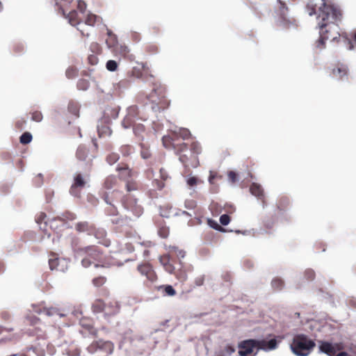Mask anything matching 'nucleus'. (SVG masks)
Segmentation results:
<instances>
[{
  "label": "nucleus",
  "mask_w": 356,
  "mask_h": 356,
  "mask_svg": "<svg viewBox=\"0 0 356 356\" xmlns=\"http://www.w3.org/2000/svg\"><path fill=\"white\" fill-rule=\"evenodd\" d=\"M323 3L318 8L317 19L320 37L316 42V47H325V40H334L337 35L338 24L341 22L343 13L340 7L334 3H329L327 0H322Z\"/></svg>",
  "instance_id": "1"
},
{
  "label": "nucleus",
  "mask_w": 356,
  "mask_h": 356,
  "mask_svg": "<svg viewBox=\"0 0 356 356\" xmlns=\"http://www.w3.org/2000/svg\"><path fill=\"white\" fill-rule=\"evenodd\" d=\"M185 252L176 247H172L168 254L159 257V261L164 269L171 274H174L181 282L186 280L187 273L192 270L191 265H186L181 259L185 257Z\"/></svg>",
  "instance_id": "2"
},
{
  "label": "nucleus",
  "mask_w": 356,
  "mask_h": 356,
  "mask_svg": "<svg viewBox=\"0 0 356 356\" xmlns=\"http://www.w3.org/2000/svg\"><path fill=\"white\" fill-rule=\"evenodd\" d=\"M75 256L81 259L83 267L109 268L115 266L114 261L104 257V252L97 245H91L82 248H74Z\"/></svg>",
  "instance_id": "3"
},
{
  "label": "nucleus",
  "mask_w": 356,
  "mask_h": 356,
  "mask_svg": "<svg viewBox=\"0 0 356 356\" xmlns=\"http://www.w3.org/2000/svg\"><path fill=\"white\" fill-rule=\"evenodd\" d=\"M175 151L185 167L196 168L200 165L198 156L202 153V147L198 142L194 141L189 146L185 143H180L175 147Z\"/></svg>",
  "instance_id": "4"
},
{
  "label": "nucleus",
  "mask_w": 356,
  "mask_h": 356,
  "mask_svg": "<svg viewBox=\"0 0 356 356\" xmlns=\"http://www.w3.org/2000/svg\"><path fill=\"white\" fill-rule=\"evenodd\" d=\"M277 341L275 339L267 341L266 339H249L239 343V356H255L259 350L269 351L277 348Z\"/></svg>",
  "instance_id": "5"
},
{
  "label": "nucleus",
  "mask_w": 356,
  "mask_h": 356,
  "mask_svg": "<svg viewBox=\"0 0 356 356\" xmlns=\"http://www.w3.org/2000/svg\"><path fill=\"white\" fill-rule=\"evenodd\" d=\"M125 188L128 193L121 197V203L123 207L131 211L135 216H140L143 213V208L138 204V200L130 194L131 192L139 189L138 182L133 179L128 180L126 182Z\"/></svg>",
  "instance_id": "6"
},
{
  "label": "nucleus",
  "mask_w": 356,
  "mask_h": 356,
  "mask_svg": "<svg viewBox=\"0 0 356 356\" xmlns=\"http://www.w3.org/2000/svg\"><path fill=\"white\" fill-rule=\"evenodd\" d=\"M166 88L161 83H154L152 92L148 95L147 99L152 104V109L154 112H161L167 109L170 101L166 97Z\"/></svg>",
  "instance_id": "7"
},
{
  "label": "nucleus",
  "mask_w": 356,
  "mask_h": 356,
  "mask_svg": "<svg viewBox=\"0 0 356 356\" xmlns=\"http://www.w3.org/2000/svg\"><path fill=\"white\" fill-rule=\"evenodd\" d=\"M138 272L146 277L144 284L147 288H153L154 289H174L170 284L162 283L159 279L153 266L149 263H143L137 267Z\"/></svg>",
  "instance_id": "8"
},
{
  "label": "nucleus",
  "mask_w": 356,
  "mask_h": 356,
  "mask_svg": "<svg viewBox=\"0 0 356 356\" xmlns=\"http://www.w3.org/2000/svg\"><path fill=\"white\" fill-rule=\"evenodd\" d=\"M315 347V343L304 334H297L291 344L292 352L297 356H307Z\"/></svg>",
  "instance_id": "9"
},
{
  "label": "nucleus",
  "mask_w": 356,
  "mask_h": 356,
  "mask_svg": "<svg viewBox=\"0 0 356 356\" xmlns=\"http://www.w3.org/2000/svg\"><path fill=\"white\" fill-rule=\"evenodd\" d=\"M90 179V175H82L77 172L74 175L73 183L70 188V193L74 197H79L81 196V190L86 187Z\"/></svg>",
  "instance_id": "10"
},
{
  "label": "nucleus",
  "mask_w": 356,
  "mask_h": 356,
  "mask_svg": "<svg viewBox=\"0 0 356 356\" xmlns=\"http://www.w3.org/2000/svg\"><path fill=\"white\" fill-rule=\"evenodd\" d=\"M92 308L95 312H103L105 316L115 314L119 311V307L117 302L106 303L100 300L95 302Z\"/></svg>",
  "instance_id": "11"
},
{
  "label": "nucleus",
  "mask_w": 356,
  "mask_h": 356,
  "mask_svg": "<svg viewBox=\"0 0 356 356\" xmlns=\"http://www.w3.org/2000/svg\"><path fill=\"white\" fill-rule=\"evenodd\" d=\"M88 350L90 353H95L99 351L109 355L113 350V344L111 341H96L88 347Z\"/></svg>",
  "instance_id": "12"
},
{
  "label": "nucleus",
  "mask_w": 356,
  "mask_h": 356,
  "mask_svg": "<svg viewBox=\"0 0 356 356\" xmlns=\"http://www.w3.org/2000/svg\"><path fill=\"white\" fill-rule=\"evenodd\" d=\"M348 72V67L343 64H338L327 71L330 77L337 80H343L344 78H347Z\"/></svg>",
  "instance_id": "13"
},
{
  "label": "nucleus",
  "mask_w": 356,
  "mask_h": 356,
  "mask_svg": "<svg viewBox=\"0 0 356 356\" xmlns=\"http://www.w3.org/2000/svg\"><path fill=\"white\" fill-rule=\"evenodd\" d=\"M121 195V191L118 190H113L111 193V197L107 193H104L102 198L104 201L111 205L109 210H108V213L109 215H117L118 210L112 204V202L115 200H117Z\"/></svg>",
  "instance_id": "14"
},
{
  "label": "nucleus",
  "mask_w": 356,
  "mask_h": 356,
  "mask_svg": "<svg viewBox=\"0 0 356 356\" xmlns=\"http://www.w3.org/2000/svg\"><path fill=\"white\" fill-rule=\"evenodd\" d=\"M93 235L97 240L98 243L105 247H109L111 245L110 239L106 237V232L105 229L102 228H97L95 227L94 231L92 232Z\"/></svg>",
  "instance_id": "15"
},
{
  "label": "nucleus",
  "mask_w": 356,
  "mask_h": 356,
  "mask_svg": "<svg viewBox=\"0 0 356 356\" xmlns=\"http://www.w3.org/2000/svg\"><path fill=\"white\" fill-rule=\"evenodd\" d=\"M95 225L88 221H80L74 225L75 230L79 233H86L91 235L94 231Z\"/></svg>",
  "instance_id": "16"
},
{
  "label": "nucleus",
  "mask_w": 356,
  "mask_h": 356,
  "mask_svg": "<svg viewBox=\"0 0 356 356\" xmlns=\"http://www.w3.org/2000/svg\"><path fill=\"white\" fill-rule=\"evenodd\" d=\"M116 171L119 172V176L122 179L131 178L134 175L133 170L127 163H120L116 168Z\"/></svg>",
  "instance_id": "17"
},
{
  "label": "nucleus",
  "mask_w": 356,
  "mask_h": 356,
  "mask_svg": "<svg viewBox=\"0 0 356 356\" xmlns=\"http://www.w3.org/2000/svg\"><path fill=\"white\" fill-rule=\"evenodd\" d=\"M33 311L38 314H43L48 316H52L54 315H58L59 317L64 316L63 314L60 313L58 309L54 308V307H50V308L43 307L42 309H41V308L34 306Z\"/></svg>",
  "instance_id": "18"
},
{
  "label": "nucleus",
  "mask_w": 356,
  "mask_h": 356,
  "mask_svg": "<svg viewBox=\"0 0 356 356\" xmlns=\"http://www.w3.org/2000/svg\"><path fill=\"white\" fill-rule=\"evenodd\" d=\"M49 259V265L51 270H56L63 271L64 268L63 266H60L61 262H65L64 259H59L56 254H51Z\"/></svg>",
  "instance_id": "19"
},
{
  "label": "nucleus",
  "mask_w": 356,
  "mask_h": 356,
  "mask_svg": "<svg viewBox=\"0 0 356 356\" xmlns=\"http://www.w3.org/2000/svg\"><path fill=\"white\" fill-rule=\"evenodd\" d=\"M118 186V178L113 175L107 176L103 183V188L111 190Z\"/></svg>",
  "instance_id": "20"
},
{
  "label": "nucleus",
  "mask_w": 356,
  "mask_h": 356,
  "mask_svg": "<svg viewBox=\"0 0 356 356\" xmlns=\"http://www.w3.org/2000/svg\"><path fill=\"white\" fill-rule=\"evenodd\" d=\"M106 44L111 50L119 44L117 35L108 29H107V38L106 39Z\"/></svg>",
  "instance_id": "21"
},
{
  "label": "nucleus",
  "mask_w": 356,
  "mask_h": 356,
  "mask_svg": "<svg viewBox=\"0 0 356 356\" xmlns=\"http://www.w3.org/2000/svg\"><path fill=\"white\" fill-rule=\"evenodd\" d=\"M133 131L139 140L143 141L144 140L146 129L145 127L143 124L134 123L133 125Z\"/></svg>",
  "instance_id": "22"
},
{
  "label": "nucleus",
  "mask_w": 356,
  "mask_h": 356,
  "mask_svg": "<svg viewBox=\"0 0 356 356\" xmlns=\"http://www.w3.org/2000/svg\"><path fill=\"white\" fill-rule=\"evenodd\" d=\"M250 191L253 195L257 197L259 199L262 200V202L264 204L265 202L264 200V190L259 184L257 183H252L250 187Z\"/></svg>",
  "instance_id": "23"
},
{
  "label": "nucleus",
  "mask_w": 356,
  "mask_h": 356,
  "mask_svg": "<svg viewBox=\"0 0 356 356\" xmlns=\"http://www.w3.org/2000/svg\"><path fill=\"white\" fill-rule=\"evenodd\" d=\"M111 51H113V53L115 54V55H119L123 58H126L127 56H128L129 53V49L128 48L127 46L120 44H118L117 47H115Z\"/></svg>",
  "instance_id": "24"
},
{
  "label": "nucleus",
  "mask_w": 356,
  "mask_h": 356,
  "mask_svg": "<svg viewBox=\"0 0 356 356\" xmlns=\"http://www.w3.org/2000/svg\"><path fill=\"white\" fill-rule=\"evenodd\" d=\"M173 136L176 138H181L183 140L188 139L191 134L188 129L186 128H180L177 131H172Z\"/></svg>",
  "instance_id": "25"
},
{
  "label": "nucleus",
  "mask_w": 356,
  "mask_h": 356,
  "mask_svg": "<svg viewBox=\"0 0 356 356\" xmlns=\"http://www.w3.org/2000/svg\"><path fill=\"white\" fill-rule=\"evenodd\" d=\"M88 154V149L84 145H79L76 152V157L81 161H86Z\"/></svg>",
  "instance_id": "26"
},
{
  "label": "nucleus",
  "mask_w": 356,
  "mask_h": 356,
  "mask_svg": "<svg viewBox=\"0 0 356 356\" xmlns=\"http://www.w3.org/2000/svg\"><path fill=\"white\" fill-rule=\"evenodd\" d=\"M175 140L176 138L173 136L172 134L171 136H164L162 138L163 145L166 148L172 147L175 149V147L179 145L175 143Z\"/></svg>",
  "instance_id": "27"
},
{
  "label": "nucleus",
  "mask_w": 356,
  "mask_h": 356,
  "mask_svg": "<svg viewBox=\"0 0 356 356\" xmlns=\"http://www.w3.org/2000/svg\"><path fill=\"white\" fill-rule=\"evenodd\" d=\"M107 282V278L105 276L99 275L92 280V284L95 288H100L104 286Z\"/></svg>",
  "instance_id": "28"
},
{
  "label": "nucleus",
  "mask_w": 356,
  "mask_h": 356,
  "mask_svg": "<svg viewBox=\"0 0 356 356\" xmlns=\"http://www.w3.org/2000/svg\"><path fill=\"white\" fill-rule=\"evenodd\" d=\"M67 18L69 20V22L72 26H76L80 24V19L79 17L78 13L76 10L70 11Z\"/></svg>",
  "instance_id": "29"
},
{
  "label": "nucleus",
  "mask_w": 356,
  "mask_h": 356,
  "mask_svg": "<svg viewBox=\"0 0 356 356\" xmlns=\"http://www.w3.org/2000/svg\"><path fill=\"white\" fill-rule=\"evenodd\" d=\"M140 156L144 159H150L152 154L150 151L149 146L143 143L140 144Z\"/></svg>",
  "instance_id": "30"
},
{
  "label": "nucleus",
  "mask_w": 356,
  "mask_h": 356,
  "mask_svg": "<svg viewBox=\"0 0 356 356\" xmlns=\"http://www.w3.org/2000/svg\"><path fill=\"white\" fill-rule=\"evenodd\" d=\"M73 0H56V5L63 15H65V8H67Z\"/></svg>",
  "instance_id": "31"
},
{
  "label": "nucleus",
  "mask_w": 356,
  "mask_h": 356,
  "mask_svg": "<svg viewBox=\"0 0 356 356\" xmlns=\"http://www.w3.org/2000/svg\"><path fill=\"white\" fill-rule=\"evenodd\" d=\"M277 2L280 5L278 9L280 15L283 20H285L286 14L288 11V8L286 6V0H277Z\"/></svg>",
  "instance_id": "32"
},
{
  "label": "nucleus",
  "mask_w": 356,
  "mask_h": 356,
  "mask_svg": "<svg viewBox=\"0 0 356 356\" xmlns=\"http://www.w3.org/2000/svg\"><path fill=\"white\" fill-rule=\"evenodd\" d=\"M289 199L286 197H280L277 202V209L280 211H284L289 205Z\"/></svg>",
  "instance_id": "33"
},
{
  "label": "nucleus",
  "mask_w": 356,
  "mask_h": 356,
  "mask_svg": "<svg viewBox=\"0 0 356 356\" xmlns=\"http://www.w3.org/2000/svg\"><path fill=\"white\" fill-rule=\"evenodd\" d=\"M100 19L101 18L97 15L89 13L85 19V24L92 26L96 23H97Z\"/></svg>",
  "instance_id": "34"
},
{
  "label": "nucleus",
  "mask_w": 356,
  "mask_h": 356,
  "mask_svg": "<svg viewBox=\"0 0 356 356\" xmlns=\"http://www.w3.org/2000/svg\"><path fill=\"white\" fill-rule=\"evenodd\" d=\"M78 72L79 70L76 67L71 66L66 70L65 74L68 79H74L77 76Z\"/></svg>",
  "instance_id": "35"
},
{
  "label": "nucleus",
  "mask_w": 356,
  "mask_h": 356,
  "mask_svg": "<svg viewBox=\"0 0 356 356\" xmlns=\"http://www.w3.org/2000/svg\"><path fill=\"white\" fill-rule=\"evenodd\" d=\"M134 148L130 145H124L120 147V152L123 156H128L133 152Z\"/></svg>",
  "instance_id": "36"
},
{
  "label": "nucleus",
  "mask_w": 356,
  "mask_h": 356,
  "mask_svg": "<svg viewBox=\"0 0 356 356\" xmlns=\"http://www.w3.org/2000/svg\"><path fill=\"white\" fill-rule=\"evenodd\" d=\"M90 50L92 54H99L102 53V48L101 45L97 42H92L90 46Z\"/></svg>",
  "instance_id": "37"
},
{
  "label": "nucleus",
  "mask_w": 356,
  "mask_h": 356,
  "mask_svg": "<svg viewBox=\"0 0 356 356\" xmlns=\"http://www.w3.org/2000/svg\"><path fill=\"white\" fill-rule=\"evenodd\" d=\"M90 86V82L87 79H81L77 82V88L81 90H86Z\"/></svg>",
  "instance_id": "38"
},
{
  "label": "nucleus",
  "mask_w": 356,
  "mask_h": 356,
  "mask_svg": "<svg viewBox=\"0 0 356 356\" xmlns=\"http://www.w3.org/2000/svg\"><path fill=\"white\" fill-rule=\"evenodd\" d=\"M32 140V135L29 132H24L19 138V141L23 145H26Z\"/></svg>",
  "instance_id": "39"
},
{
  "label": "nucleus",
  "mask_w": 356,
  "mask_h": 356,
  "mask_svg": "<svg viewBox=\"0 0 356 356\" xmlns=\"http://www.w3.org/2000/svg\"><path fill=\"white\" fill-rule=\"evenodd\" d=\"M316 277V273L314 270L307 268L304 272V278L307 281H313Z\"/></svg>",
  "instance_id": "40"
},
{
  "label": "nucleus",
  "mask_w": 356,
  "mask_h": 356,
  "mask_svg": "<svg viewBox=\"0 0 356 356\" xmlns=\"http://www.w3.org/2000/svg\"><path fill=\"white\" fill-rule=\"evenodd\" d=\"M272 287L274 289H282L284 286V281L280 277H275L272 280Z\"/></svg>",
  "instance_id": "41"
},
{
  "label": "nucleus",
  "mask_w": 356,
  "mask_h": 356,
  "mask_svg": "<svg viewBox=\"0 0 356 356\" xmlns=\"http://www.w3.org/2000/svg\"><path fill=\"white\" fill-rule=\"evenodd\" d=\"M106 67L110 72H115L118 67V64L114 60H109L106 62Z\"/></svg>",
  "instance_id": "42"
},
{
  "label": "nucleus",
  "mask_w": 356,
  "mask_h": 356,
  "mask_svg": "<svg viewBox=\"0 0 356 356\" xmlns=\"http://www.w3.org/2000/svg\"><path fill=\"white\" fill-rule=\"evenodd\" d=\"M306 10L310 16L316 14V4L312 1H309L306 6Z\"/></svg>",
  "instance_id": "43"
},
{
  "label": "nucleus",
  "mask_w": 356,
  "mask_h": 356,
  "mask_svg": "<svg viewBox=\"0 0 356 356\" xmlns=\"http://www.w3.org/2000/svg\"><path fill=\"white\" fill-rule=\"evenodd\" d=\"M134 124L132 117L130 115L126 116L122 122V125L125 129L130 128L131 127H133Z\"/></svg>",
  "instance_id": "44"
},
{
  "label": "nucleus",
  "mask_w": 356,
  "mask_h": 356,
  "mask_svg": "<svg viewBox=\"0 0 356 356\" xmlns=\"http://www.w3.org/2000/svg\"><path fill=\"white\" fill-rule=\"evenodd\" d=\"M99 54H90L88 56V63L92 66L96 65L99 63L98 56Z\"/></svg>",
  "instance_id": "45"
},
{
  "label": "nucleus",
  "mask_w": 356,
  "mask_h": 356,
  "mask_svg": "<svg viewBox=\"0 0 356 356\" xmlns=\"http://www.w3.org/2000/svg\"><path fill=\"white\" fill-rule=\"evenodd\" d=\"M120 159L118 154L117 153H111L106 156V161L110 165H113L116 163Z\"/></svg>",
  "instance_id": "46"
},
{
  "label": "nucleus",
  "mask_w": 356,
  "mask_h": 356,
  "mask_svg": "<svg viewBox=\"0 0 356 356\" xmlns=\"http://www.w3.org/2000/svg\"><path fill=\"white\" fill-rule=\"evenodd\" d=\"M31 120L33 121L40 122L42 120L43 116L40 111H35L32 112L31 113Z\"/></svg>",
  "instance_id": "47"
},
{
  "label": "nucleus",
  "mask_w": 356,
  "mask_h": 356,
  "mask_svg": "<svg viewBox=\"0 0 356 356\" xmlns=\"http://www.w3.org/2000/svg\"><path fill=\"white\" fill-rule=\"evenodd\" d=\"M165 181L163 180L155 179L152 181L153 186L156 187L158 190H162L165 187Z\"/></svg>",
  "instance_id": "48"
},
{
  "label": "nucleus",
  "mask_w": 356,
  "mask_h": 356,
  "mask_svg": "<svg viewBox=\"0 0 356 356\" xmlns=\"http://www.w3.org/2000/svg\"><path fill=\"white\" fill-rule=\"evenodd\" d=\"M158 233L161 237L166 238L169 235V229L164 226L161 227L159 228Z\"/></svg>",
  "instance_id": "49"
},
{
  "label": "nucleus",
  "mask_w": 356,
  "mask_h": 356,
  "mask_svg": "<svg viewBox=\"0 0 356 356\" xmlns=\"http://www.w3.org/2000/svg\"><path fill=\"white\" fill-rule=\"evenodd\" d=\"M230 222V217L227 214H223L220 217V222L222 225H227Z\"/></svg>",
  "instance_id": "50"
},
{
  "label": "nucleus",
  "mask_w": 356,
  "mask_h": 356,
  "mask_svg": "<svg viewBox=\"0 0 356 356\" xmlns=\"http://www.w3.org/2000/svg\"><path fill=\"white\" fill-rule=\"evenodd\" d=\"M200 181L195 177H191L187 179V184L189 186H196Z\"/></svg>",
  "instance_id": "51"
},
{
  "label": "nucleus",
  "mask_w": 356,
  "mask_h": 356,
  "mask_svg": "<svg viewBox=\"0 0 356 356\" xmlns=\"http://www.w3.org/2000/svg\"><path fill=\"white\" fill-rule=\"evenodd\" d=\"M228 178H229V180L232 182V183H235L236 181V179H237V174L234 172V171H229L228 172Z\"/></svg>",
  "instance_id": "52"
},
{
  "label": "nucleus",
  "mask_w": 356,
  "mask_h": 356,
  "mask_svg": "<svg viewBox=\"0 0 356 356\" xmlns=\"http://www.w3.org/2000/svg\"><path fill=\"white\" fill-rule=\"evenodd\" d=\"M26 121L24 118H22L20 120H18L15 122V127L18 129H22L24 128V125L26 124Z\"/></svg>",
  "instance_id": "53"
},
{
  "label": "nucleus",
  "mask_w": 356,
  "mask_h": 356,
  "mask_svg": "<svg viewBox=\"0 0 356 356\" xmlns=\"http://www.w3.org/2000/svg\"><path fill=\"white\" fill-rule=\"evenodd\" d=\"M159 172L160 178L164 181L169 178L168 174L164 168H161Z\"/></svg>",
  "instance_id": "54"
},
{
  "label": "nucleus",
  "mask_w": 356,
  "mask_h": 356,
  "mask_svg": "<svg viewBox=\"0 0 356 356\" xmlns=\"http://www.w3.org/2000/svg\"><path fill=\"white\" fill-rule=\"evenodd\" d=\"M208 222L210 225V226L212 227L213 228L220 231L223 230V229L216 222L212 220H209Z\"/></svg>",
  "instance_id": "55"
},
{
  "label": "nucleus",
  "mask_w": 356,
  "mask_h": 356,
  "mask_svg": "<svg viewBox=\"0 0 356 356\" xmlns=\"http://www.w3.org/2000/svg\"><path fill=\"white\" fill-rule=\"evenodd\" d=\"M235 352V348L232 346H227L225 349V356H229Z\"/></svg>",
  "instance_id": "56"
},
{
  "label": "nucleus",
  "mask_w": 356,
  "mask_h": 356,
  "mask_svg": "<svg viewBox=\"0 0 356 356\" xmlns=\"http://www.w3.org/2000/svg\"><path fill=\"white\" fill-rule=\"evenodd\" d=\"M222 277L223 280L226 282H230L232 280V274L228 272L223 273Z\"/></svg>",
  "instance_id": "57"
},
{
  "label": "nucleus",
  "mask_w": 356,
  "mask_h": 356,
  "mask_svg": "<svg viewBox=\"0 0 356 356\" xmlns=\"http://www.w3.org/2000/svg\"><path fill=\"white\" fill-rule=\"evenodd\" d=\"M185 205L187 209H192L196 207V202L193 200H188L186 202Z\"/></svg>",
  "instance_id": "58"
},
{
  "label": "nucleus",
  "mask_w": 356,
  "mask_h": 356,
  "mask_svg": "<svg viewBox=\"0 0 356 356\" xmlns=\"http://www.w3.org/2000/svg\"><path fill=\"white\" fill-rule=\"evenodd\" d=\"M47 217L46 213L41 212L36 218V222L37 223L40 224Z\"/></svg>",
  "instance_id": "59"
},
{
  "label": "nucleus",
  "mask_w": 356,
  "mask_h": 356,
  "mask_svg": "<svg viewBox=\"0 0 356 356\" xmlns=\"http://www.w3.org/2000/svg\"><path fill=\"white\" fill-rule=\"evenodd\" d=\"M64 216L68 220H74L76 219V215L73 213L70 212H66L64 213Z\"/></svg>",
  "instance_id": "60"
},
{
  "label": "nucleus",
  "mask_w": 356,
  "mask_h": 356,
  "mask_svg": "<svg viewBox=\"0 0 356 356\" xmlns=\"http://www.w3.org/2000/svg\"><path fill=\"white\" fill-rule=\"evenodd\" d=\"M131 38L134 42H137L140 40V36L138 33H133L131 34Z\"/></svg>",
  "instance_id": "61"
},
{
  "label": "nucleus",
  "mask_w": 356,
  "mask_h": 356,
  "mask_svg": "<svg viewBox=\"0 0 356 356\" xmlns=\"http://www.w3.org/2000/svg\"><path fill=\"white\" fill-rule=\"evenodd\" d=\"M176 291H163V296H174Z\"/></svg>",
  "instance_id": "62"
},
{
  "label": "nucleus",
  "mask_w": 356,
  "mask_h": 356,
  "mask_svg": "<svg viewBox=\"0 0 356 356\" xmlns=\"http://www.w3.org/2000/svg\"><path fill=\"white\" fill-rule=\"evenodd\" d=\"M78 8L80 10L81 12L83 13L86 8L85 3L80 1L78 3Z\"/></svg>",
  "instance_id": "63"
},
{
  "label": "nucleus",
  "mask_w": 356,
  "mask_h": 356,
  "mask_svg": "<svg viewBox=\"0 0 356 356\" xmlns=\"http://www.w3.org/2000/svg\"><path fill=\"white\" fill-rule=\"evenodd\" d=\"M27 320L30 322V323L33 325L36 324L37 321H38V319L35 316L28 317Z\"/></svg>",
  "instance_id": "64"
}]
</instances>
